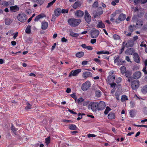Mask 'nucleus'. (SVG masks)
Listing matches in <instances>:
<instances>
[{"instance_id": "nucleus-1", "label": "nucleus", "mask_w": 147, "mask_h": 147, "mask_svg": "<svg viewBox=\"0 0 147 147\" xmlns=\"http://www.w3.org/2000/svg\"><path fill=\"white\" fill-rule=\"evenodd\" d=\"M81 22L80 19H76L74 18L69 19L68 20L69 24L73 27H76Z\"/></svg>"}, {"instance_id": "nucleus-2", "label": "nucleus", "mask_w": 147, "mask_h": 147, "mask_svg": "<svg viewBox=\"0 0 147 147\" xmlns=\"http://www.w3.org/2000/svg\"><path fill=\"white\" fill-rule=\"evenodd\" d=\"M134 43V41L131 40H128L126 43H125V41L123 42L122 44L121 48L120 50V54L122 53L124 51L125 47H125L127 48L131 47L133 46Z\"/></svg>"}, {"instance_id": "nucleus-3", "label": "nucleus", "mask_w": 147, "mask_h": 147, "mask_svg": "<svg viewBox=\"0 0 147 147\" xmlns=\"http://www.w3.org/2000/svg\"><path fill=\"white\" fill-rule=\"evenodd\" d=\"M98 102L96 101L91 102H90L88 105V108H90L93 112H96L97 109V105Z\"/></svg>"}, {"instance_id": "nucleus-4", "label": "nucleus", "mask_w": 147, "mask_h": 147, "mask_svg": "<svg viewBox=\"0 0 147 147\" xmlns=\"http://www.w3.org/2000/svg\"><path fill=\"white\" fill-rule=\"evenodd\" d=\"M18 20L20 22L24 23L26 20L27 18L26 15L24 13H20L17 16Z\"/></svg>"}, {"instance_id": "nucleus-5", "label": "nucleus", "mask_w": 147, "mask_h": 147, "mask_svg": "<svg viewBox=\"0 0 147 147\" xmlns=\"http://www.w3.org/2000/svg\"><path fill=\"white\" fill-rule=\"evenodd\" d=\"M114 62L115 63H117V65L119 66L122 65L125 62L122 58H120L119 55L115 56L114 57Z\"/></svg>"}, {"instance_id": "nucleus-6", "label": "nucleus", "mask_w": 147, "mask_h": 147, "mask_svg": "<svg viewBox=\"0 0 147 147\" xmlns=\"http://www.w3.org/2000/svg\"><path fill=\"white\" fill-rule=\"evenodd\" d=\"M139 85L140 82L138 80H135L131 82V86L133 90H135L137 89Z\"/></svg>"}, {"instance_id": "nucleus-7", "label": "nucleus", "mask_w": 147, "mask_h": 147, "mask_svg": "<svg viewBox=\"0 0 147 147\" xmlns=\"http://www.w3.org/2000/svg\"><path fill=\"white\" fill-rule=\"evenodd\" d=\"M126 18V16L125 14L122 13L120 14L118 17L115 20V22L117 24H119L121 21L124 20Z\"/></svg>"}, {"instance_id": "nucleus-8", "label": "nucleus", "mask_w": 147, "mask_h": 147, "mask_svg": "<svg viewBox=\"0 0 147 147\" xmlns=\"http://www.w3.org/2000/svg\"><path fill=\"white\" fill-rule=\"evenodd\" d=\"M90 84L89 81H87L84 83L82 86V89L84 91H86L90 87Z\"/></svg>"}, {"instance_id": "nucleus-9", "label": "nucleus", "mask_w": 147, "mask_h": 147, "mask_svg": "<svg viewBox=\"0 0 147 147\" xmlns=\"http://www.w3.org/2000/svg\"><path fill=\"white\" fill-rule=\"evenodd\" d=\"M84 18L85 21L87 23L90 22L91 20V17L89 13L87 10H86L84 16Z\"/></svg>"}, {"instance_id": "nucleus-10", "label": "nucleus", "mask_w": 147, "mask_h": 147, "mask_svg": "<svg viewBox=\"0 0 147 147\" xmlns=\"http://www.w3.org/2000/svg\"><path fill=\"white\" fill-rule=\"evenodd\" d=\"M106 104L105 102L102 101H100L98 102L97 105V109L98 111L102 110L105 108Z\"/></svg>"}, {"instance_id": "nucleus-11", "label": "nucleus", "mask_w": 147, "mask_h": 147, "mask_svg": "<svg viewBox=\"0 0 147 147\" xmlns=\"http://www.w3.org/2000/svg\"><path fill=\"white\" fill-rule=\"evenodd\" d=\"M74 13L75 16L78 18L82 17L84 14V12L80 10H77L75 11Z\"/></svg>"}, {"instance_id": "nucleus-12", "label": "nucleus", "mask_w": 147, "mask_h": 147, "mask_svg": "<svg viewBox=\"0 0 147 147\" xmlns=\"http://www.w3.org/2000/svg\"><path fill=\"white\" fill-rule=\"evenodd\" d=\"M99 34V31L95 29L92 31L91 34V36L92 38H96L98 36Z\"/></svg>"}, {"instance_id": "nucleus-13", "label": "nucleus", "mask_w": 147, "mask_h": 147, "mask_svg": "<svg viewBox=\"0 0 147 147\" xmlns=\"http://www.w3.org/2000/svg\"><path fill=\"white\" fill-rule=\"evenodd\" d=\"M115 79V76L114 75H110L107 77V82L108 84L113 82Z\"/></svg>"}, {"instance_id": "nucleus-14", "label": "nucleus", "mask_w": 147, "mask_h": 147, "mask_svg": "<svg viewBox=\"0 0 147 147\" xmlns=\"http://www.w3.org/2000/svg\"><path fill=\"white\" fill-rule=\"evenodd\" d=\"M135 50L132 48H128L125 51V54L128 55H132L135 53Z\"/></svg>"}, {"instance_id": "nucleus-15", "label": "nucleus", "mask_w": 147, "mask_h": 147, "mask_svg": "<svg viewBox=\"0 0 147 147\" xmlns=\"http://www.w3.org/2000/svg\"><path fill=\"white\" fill-rule=\"evenodd\" d=\"M11 3L10 1H6L3 0H0V4L5 7H7L9 5H11L12 4Z\"/></svg>"}, {"instance_id": "nucleus-16", "label": "nucleus", "mask_w": 147, "mask_h": 147, "mask_svg": "<svg viewBox=\"0 0 147 147\" xmlns=\"http://www.w3.org/2000/svg\"><path fill=\"white\" fill-rule=\"evenodd\" d=\"M133 58L135 62L139 63L140 62V58L138 54L136 53H134L133 55Z\"/></svg>"}, {"instance_id": "nucleus-17", "label": "nucleus", "mask_w": 147, "mask_h": 147, "mask_svg": "<svg viewBox=\"0 0 147 147\" xmlns=\"http://www.w3.org/2000/svg\"><path fill=\"white\" fill-rule=\"evenodd\" d=\"M20 9V8L17 5L14 6H11L10 7V11L11 12H16L18 11Z\"/></svg>"}, {"instance_id": "nucleus-18", "label": "nucleus", "mask_w": 147, "mask_h": 147, "mask_svg": "<svg viewBox=\"0 0 147 147\" xmlns=\"http://www.w3.org/2000/svg\"><path fill=\"white\" fill-rule=\"evenodd\" d=\"M141 76V73L140 71H136L134 73L133 75V78L135 79L139 78Z\"/></svg>"}, {"instance_id": "nucleus-19", "label": "nucleus", "mask_w": 147, "mask_h": 147, "mask_svg": "<svg viewBox=\"0 0 147 147\" xmlns=\"http://www.w3.org/2000/svg\"><path fill=\"white\" fill-rule=\"evenodd\" d=\"M82 3L80 1H78L75 2L72 5L73 8L74 9H76L78 7L81 5Z\"/></svg>"}, {"instance_id": "nucleus-20", "label": "nucleus", "mask_w": 147, "mask_h": 147, "mask_svg": "<svg viewBox=\"0 0 147 147\" xmlns=\"http://www.w3.org/2000/svg\"><path fill=\"white\" fill-rule=\"evenodd\" d=\"M92 73L89 71L85 72L83 73L82 75L83 77L85 79H86L89 77H92Z\"/></svg>"}, {"instance_id": "nucleus-21", "label": "nucleus", "mask_w": 147, "mask_h": 147, "mask_svg": "<svg viewBox=\"0 0 147 147\" xmlns=\"http://www.w3.org/2000/svg\"><path fill=\"white\" fill-rule=\"evenodd\" d=\"M121 92L119 90L117 89V90L115 94V97L117 100H119V96L121 95Z\"/></svg>"}, {"instance_id": "nucleus-22", "label": "nucleus", "mask_w": 147, "mask_h": 147, "mask_svg": "<svg viewBox=\"0 0 147 147\" xmlns=\"http://www.w3.org/2000/svg\"><path fill=\"white\" fill-rule=\"evenodd\" d=\"M119 11V10H117L115 12L113 13L111 16L110 21L113 22H115V19L114 17H115L116 14L118 13V12Z\"/></svg>"}, {"instance_id": "nucleus-23", "label": "nucleus", "mask_w": 147, "mask_h": 147, "mask_svg": "<svg viewBox=\"0 0 147 147\" xmlns=\"http://www.w3.org/2000/svg\"><path fill=\"white\" fill-rule=\"evenodd\" d=\"M48 26V23L45 21H43L41 23V28L43 30H46Z\"/></svg>"}, {"instance_id": "nucleus-24", "label": "nucleus", "mask_w": 147, "mask_h": 147, "mask_svg": "<svg viewBox=\"0 0 147 147\" xmlns=\"http://www.w3.org/2000/svg\"><path fill=\"white\" fill-rule=\"evenodd\" d=\"M116 118L115 113L113 112H110L108 115V118L109 119H114Z\"/></svg>"}, {"instance_id": "nucleus-25", "label": "nucleus", "mask_w": 147, "mask_h": 147, "mask_svg": "<svg viewBox=\"0 0 147 147\" xmlns=\"http://www.w3.org/2000/svg\"><path fill=\"white\" fill-rule=\"evenodd\" d=\"M46 16L43 13H42L37 16L35 18L34 21L35 22L38 21L40 19L43 18L44 17H45Z\"/></svg>"}, {"instance_id": "nucleus-26", "label": "nucleus", "mask_w": 147, "mask_h": 147, "mask_svg": "<svg viewBox=\"0 0 147 147\" xmlns=\"http://www.w3.org/2000/svg\"><path fill=\"white\" fill-rule=\"evenodd\" d=\"M96 27L98 28H105V26L102 21H100L98 22V24L96 25Z\"/></svg>"}, {"instance_id": "nucleus-27", "label": "nucleus", "mask_w": 147, "mask_h": 147, "mask_svg": "<svg viewBox=\"0 0 147 147\" xmlns=\"http://www.w3.org/2000/svg\"><path fill=\"white\" fill-rule=\"evenodd\" d=\"M61 9L60 8H57L54 11V13L55 15L57 16H59L61 14Z\"/></svg>"}, {"instance_id": "nucleus-28", "label": "nucleus", "mask_w": 147, "mask_h": 147, "mask_svg": "<svg viewBox=\"0 0 147 147\" xmlns=\"http://www.w3.org/2000/svg\"><path fill=\"white\" fill-rule=\"evenodd\" d=\"M82 71L81 69H76L73 71V73H72V75L74 76H76Z\"/></svg>"}, {"instance_id": "nucleus-29", "label": "nucleus", "mask_w": 147, "mask_h": 147, "mask_svg": "<svg viewBox=\"0 0 147 147\" xmlns=\"http://www.w3.org/2000/svg\"><path fill=\"white\" fill-rule=\"evenodd\" d=\"M69 32H70L69 35L73 37H77L79 36V34L75 33L73 32L72 29L69 30Z\"/></svg>"}, {"instance_id": "nucleus-30", "label": "nucleus", "mask_w": 147, "mask_h": 147, "mask_svg": "<svg viewBox=\"0 0 147 147\" xmlns=\"http://www.w3.org/2000/svg\"><path fill=\"white\" fill-rule=\"evenodd\" d=\"M11 130L15 135H17V131L18 130V129L16 128L13 124H11Z\"/></svg>"}, {"instance_id": "nucleus-31", "label": "nucleus", "mask_w": 147, "mask_h": 147, "mask_svg": "<svg viewBox=\"0 0 147 147\" xmlns=\"http://www.w3.org/2000/svg\"><path fill=\"white\" fill-rule=\"evenodd\" d=\"M69 128L70 129L74 130H77L78 129L75 125L73 124L69 125Z\"/></svg>"}, {"instance_id": "nucleus-32", "label": "nucleus", "mask_w": 147, "mask_h": 147, "mask_svg": "<svg viewBox=\"0 0 147 147\" xmlns=\"http://www.w3.org/2000/svg\"><path fill=\"white\" fill-rule=\"evenodd\" d=\"M84 55V53L82 51L78 52L76 54V56L78 58H81L83 57Z\"/></svg>"}, {"instance_id": "nucleus-33", "label": "nucleus", "mask_w": 147, "mask_h": 147, "mask_svg": "<svg viewBox=\"0 0 147 147\" xmlns=\"http://www.w3.org/2000/svg\"><path fill=\"white\" fill-rule=\"evenodd\" d=\"M141 91L142 93L146 94L147 92V85L143 86L141 89Z\"/></svg>"}, {"instance_id": "nucleus-34", "label": "nucleus", "mask_w": 147, "mask_h": 147, "mask_svg": "<svg viewBox=\"0 0 147 147\" xmlns=\"http://www.w3.org/2000/svg\"><path fill=\"white\" fill-rule=\"evenodd\" d=\"M128 100L127 96L125 95H123L121 96V102H123L124 101Z\"/></svg>"}, {"instance_id": "nucleus-35", "label": "nucleus", "mask_w": 147, "mask_h": 147, "mask_svg": "<svg viewBox=\"0 0 147 147\" xmlns=\"http://www.w3.org/2000/svg\"><path fill=\"white\" fill-rule=\"evenodd\" d=\"M95 96L96 97H100L102 95L101 92L99 90H98L95 91Z\"/></svg>"}, {"instance_id": "nucleus-36", "label": "nucleus", "mask_w": 147, "mask_h": 147, "mask_svg": "<svg viewBox=\"0 0 147 147\" xmlns=\"http://www.w3.org/2000/svg\"><path fill=\"white\" fill-rule=\"evenodd\" d=\"M128 28L129 31L132 33L135 29V26L134 25L133 26L130 25L129 26Z\"/></svg>"}, {"instance_id": "nucleus-37", "label": "nucleus", "mask_w": 147, "mask_h": 147, "mask_svg": "<svg viewBox=\"0 0 147 147\" xmlns=\"http://www.w3.org/2000/svg\"><path fill=\"white\" fill-rule=\"evenodd\" d=\"M31 26L30 25H28L25 30V32L27 34H30L31 32Z\"/></svg>"}, {"instance_id": "nucleus-38", "label": "nucleus", "mask_w": 147, "mask_h": 147, "mask_svg": "<svg viewBox=\"0 0 147 147\" xmlns=\"http://www.w3.org/2000/svg\"><path fill=\"white\" fill-rule=\"evenodd\" d=\"M121 73L122 74H123L126 71V67L124 66H122L120 68Z\"/></svg>"}, {"instance_id": "nucleus-39", "label": "nucleus", "mask_w": 147, "mask_h": 147, "mask_svg": "<svg viewBox=\"0 0 147 147\" xmlns=\"http://www.w3.org/2000/svg\"><path fill=\"white\" fill-rule=\"evenodd\" d=\"M125 73L127 78L131 76L132 73L131 71H126Z\"/></svg>"}, {"instance_id": "nucleus-40", "label": "nucleus", "mask_w": 147, "mask_h": 147, "mask_svg": "<svg viewBox=\"0 0 147 147\" xmlns=\"http://www.w3.org/2000/svg\"><path fill=\"white\" fill-rule=\"evenodd\" d=\"M111 110V109L109 107L107 106L104 111L105 115H107L108 114L109 111Z\"/></svg>"}, {"instance_id": "nucleus-41", "label": "nucleus", "mask_w": 147, "mask_h": 147, "mask_svg": "<svg viewBox=\"0 0 147 147\" xmlns=\"http://www.w3.org/2000/svg\"><path fill=\"white\" fill-rule=\"evenodd\" d=\"M113 38L115 40H119L120 39V36L117 34H114L113 35Z\"/></svg>"}, {"instance_id": "nucleus-42", "label": "nucleus", "mask_w": 147, "mask_h": 147, "mask_svg": "<svg viewBox=\"0 0 147 147\" xmlns=\"http://www.w3.org/2000/svg\"><path fill=\"white\" fill-rule=\"evenodd\" d=\"M129 113L131 117H133L135 116V111L134 110H131L130 111Z\"/></svg>"}, {"instance_id": "nucleus-43", "label": "nucleus", "mask_w": 147, "mask_h": 147, "mask_svg": "<svg viewBox=\"0 0 147 147\" xmlns=\"http://www.w3.org/2000/svg\"><path fill=\"white\" fill-rule=\"evenodd\" d=\"M11 22V20L9 19H6L5 20V24L6 25H9Z\"/></svg>"}, {"instance_id": "nucleus-44", "label": "nucleus", "mask_w": 147, "mask_h": 147, "mask_svg": "<svg viewBox=\"0 0 147 147\" xmlns=\"http://www.w3.org/2000/svg\"><path fill=\"white\" fill-rule=\"evenodd\" d=\"M143 24V22L140 20H138L137 21L136 25L139 26V27H141Z\"/></svg>"}, {"instance_id": "nucleus-45", "label": "nucleus", "mask_w": 147, "mask_h": 147, "mask_svg": "<svg viewBox=\"0 0 147 147\" xmlns=\"http://www.w3.org/2000/svg\"><path fill=\"white\" fill-rule=\"evenodd\" d=\"M56 0H53V1L49 3L48 4L47 6V8H49L52 6L54 3L55 2Z\"/></svg>"}, {"instance_id": "nucleus-46", "label": "nucleus", "mask_w": 147, "mask_h": 147, "mask_svg": "<svg viewBox=\"0 0 147 147\" xmlns=\"http://www.w3.org/2000/svg\"><path fill=\"white\" fill-rule=\"evenodd\" d=\"M98 10H99L100 11H98L97 13H98L99 16H100V15H101L103 13V11L102 8L101 7H100L98 8Z\"/></svg>"}, {"instance_id": "nucleus-47", "label": "nucleus", "mask_w": 147, "mask_h": 147, "mask_svg": "<svg viewBox=\"0 0 147 147\" xmlns=\"http://www.w3.org/2000/svg\"><path fill=\"white\" fill-rule=\"evenodd\" d=\"M27 106L25 108V109L28 111V109H30L32 108V105H31L30 103H28L27 104Z\"/></svg>"}, {"instance_id": "nucleus-48", "label": "nucleus", "mask_w": 147, "mask_h": 147, "mask_svg": "<svg viewBox=\"0 0 147 147\" xmlns=\"http://www.w3.org/2000/svg\"><path fill=\"white\" fill-rule=\"evenodd\" d=\"M122 80V78L121 77H119L116 78L115 80V82L117 84L121 82Z\"/></svg>"}, {"instance_id": "nucleus-49", "label": "nucleus", "mask_w": 147, "mask_h": 147, "mask_svg": "<svg viewBox=\"0 0 147 147\" xmlns=\"http://www.w3.org/2000/svg\"><path fill=\"white\" fill-rule=\"evenodd\" d=\"M45 143L47 145H48L50 142V137H48L47 138L45 139Z\"/></svg>"}, {"instance_id": "nucleus-50", "label": "nucleus", "mask_w": 147, "mask_h": 147, "mask_svg": "<svg viewBox=\"0 0 147 147\" xmlns=\"http://www.w3.org/2000/svg\"><path fill=\"white\" fill-rule=\"evenodd\" d=\"M70 96L72 98L74 99L75 101H76L77 100V98L76 95L75 94V93H74L73 94H71Z\"/></svg>"}, {"instance_id": "nucleus-51", "label": "nucleus", "mask_w": 147, "mask_h": 147, "mask_svg": "<svg viewBox=\"0 0 147 147\" xmlns=\"http://www.w3.org/2000/svg\"><path fill=\"white\" fill-rule=\"evenodd\" d=\"M69 9H63L62 10L61 9V13H67Z\"/></svg>"}, {"instance_id": "nucleus-52", "label": "nucleus", "mask_w": 147, "mask_h": 147, "mask_svg": "<svg viewBox=\"0 0 147 147\" xmlns=\"http://www.w3.org/2000/svg\"><path fill=\"white\" fill-rule=\"evenodd\" d=\"M84 100V99L82 98L81 97L79 98L77 100V102L79 104L81 102H82Z\"/></svg>"}, {"instance_id": "nucleus-53", "label": "nucleus", "mask_w": 147, "mask_h": 147, "mask_svg": "<svg viewBox=\"0 0 147 147\" xmlns=\"http://www.w3.org/2000/svg\"><path fill=\"white\" fill-rule=\"evenodd\" d=\"M135 102L133 101H131L130 102V106L131 108H133L135 105Z\"/></svg>"}, {"instance_id": "nucleus-54", "label": "nucleus", "mask_w": 147, "mask_h": 147, "mask_svg": "<svg viewBox=\"0 0 147 147\" xmlns=\"http://www.w3.org/2000/svg\"><path fill=\"white\" fill-rule=\"evenodd\" d=\"M109 84L111 85V87L112 88H115L116 86V84L113 82Z\"/></svg>"}, {"instance_id": "nucleus-55", "label": "nucleus", "mask_w": 147, "mask_h": 147, "mask_svg": "<svg viewBox=\"0 0 147 147\" xmlns=\"http://www.w3.org/2000/svg\"><path fill=\"white\" fill-rule=\"evenodd\" d=\"M87 136L88 138H90L91 137H95L97 136L96 135L94 134H88L87 135Z\"/></svg>"}, {"instance_id": "nucleus-56", "label": "nucleus", "mask_w": 147, "mask_h": 147, "mask_svg": "<svg viewBox=\"0 0 147 147\" xmlns=\"http://www.w3.org/2000/svg\"><path fill=\"white\" fill-rule=\"evenodd\" d=\"M98 3L97 1H95L94 2L93 4V7H98Z\"/></svg>"}, {"instance_id": "nucleus-57", "label": "nucleus", "mask_w": 147, "mask_h": 147, "mask_svg": "<svg viewBox=\"0 0 147 147\" xmlns=\"http://www.w3.org/2000/svg\"><path fill=\"white\" fill-rule=\"evenodd\" d=\"M132 33L131 32H128L127 31L124 32V34H125L127 36H130Z\"/></svg>"}, {"instance_id": "nucleus-58", "label": "nucleus", "mask_w": 147, "mask_h": 147, "mask_svg": "<svg viewBox=\"0 0 147 147\" xmlns=\"http://www.w3.org/2000/svg\"><path fill=\"white\" fill-rule=\"evenodd\" d=\"M88 63V61H83L82 63V65L83 66H85Z\"/></svg>"}, {"instance_id": "nucleus-59", "label": "nucleus", "mask_w": 147, "mask_h": 147, "mask_svg": "<svg viewBox=\"0 0 147 147\" xmlns=\"http://www.w3.org/2000/svg\"><path fill=\"white\" fill-rule=\"evenodd\" d=\"M94 61L98 63H100L101 62L100 60L97 58H94Z\"/></svg>"}, {"instance_id": "nucleus-60", "label": "nucleus", "mask_w": 147, "mask_h": 147, "mask_svg": "<svg viewBox=\"0 0 147 147\" xmlns=\"http://www.w3.org/2000/svg\"><path fill=\"white\" fill-rule=\"evenodd\" d=\"M146 67L144 66L143 69L142 70V71L144 72L145 74H147V71L146 69Z\"/></svg>"}, {"instance_id": "nucleus-61", "label": "nucleus", "mask_w": 147, "mask_h": 147, "mask_svg": "<svg viewBox=\"0 0 147 147\" xmlns=\"http://www.w3.org/2000/svg\"><path fill=\"white\" fill-rule=\"evenodd\" d=\"M63 121L65 123H72V121L71 120L65 119H63Z\"/></svg>"}, {"instance_id": "nucleus-62", "label": "nucleus", "mask_w": 147, "mask_h": 147, "mask_svg": "<svg viewBox=\"0 0 147 147\" xmlns=\"http://www.w3.org/2000/svg\"><path fill=\"white\" fill-rule=\"evenodd\" d=\"M61 41L63 42H66L68 41V40L66 39L65 37L62 38Z\"/></svg>"}, {"instance_id": "nucleus-63", "label": "nucleus", "mask_w": 147, "mask_h": 147, "mask_svg": "<svg viewBox=\"0 0 147 147\" xmlns=\"http://www.w3.org/2000/svg\"><path fill=\"white\" fill-rule=\"evenodd\" d=\"M143 111L145 114H147V108L146 107H145L143 109Z\"/></svg>"}, {"instance_id": "nucleus-64", "label": "nucleus", "mask_w": 147, "mask_h": 147, "mask_svg": "<svg viewBox=\"0 0 147 147\" xmlns=\"http://www.w3.org/2000/svg\"><path fill=\"white\" fill-rule=\"evenodd\" d=\"M86 49L89 50H92L93 49V48L91 46H87Z\"/></svg>"}]
</instances>
